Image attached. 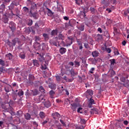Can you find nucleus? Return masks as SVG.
Here are the masks:
<instances>
[{"instance_id":"nucleus-1","label":"nucleus","mask_w":129,"mask_h":129,"mask_svg":"<svg viewBox=\"0 0 129 129\" xmlns=\"http://www.w3.org/2000/svg\"><path fill=\"white\" fill-rule=\"evenodd\" d=\"M49 43L50 45H53L55 46V47H58L60 46L59 44V41H58V37H53L52 39L49 40Z\"/></svg>"},{"instance_id":"nucleus-2","label":"nucleus","mask_w":129,"mask_h":129,"mask_svg":"<svg viewBox=\"0 0 129 129\" xmlns=\"http://www.w3.org/2000/svg\"><path fill=\"white\" fill-rule=\"evenodd\" d=\"M29 14L31 18H34V20H38V19H39V13H38V12H29Z\"/></svg>"},{"instance_id":"nucleus-3","label":"nucleus","mask_w":129,"mask_h":129,"mask_svg":"<svg viewBox=\"0 0 129 129\" xmlns=\"http://www.w3.org/2000/svg\"><path fill=\"white\" fill-rule=\"evenodd\" d=\"M35 10H37V5L35 3H32L29 9V13H34Z\"/></svg>"},{"instance_id":"nucleus-4","label":"nucleus","mask_w":129,"mask_h":129,"mask_svg":"<svg viewBox=\"0 0 129 129\" xmlns=\"http://www.w3.org/2000/svg\"><path fill=\"white\" fill-rule=\"evenodd\" d=\"M66 43L67 47L68 46H71L72 43H73V38L68 37V39L66 40Z\"/></svg>"},{"instance_id":"nucleus-5","label":"nucleus","mask_w":129,"mask_h":129,"mask_svg":"<svg viewBox=\"0 0 129 129\" xmlns=\"http://www.w3.org/2000/svg\"><path fill=\"white\" fill-rule=\"evenodd\" d=\"M122 80L121 79V81L122 82H124L123 84V86L124 87H126V88H128L129 87V81L128 80H126L124 79V78H122Z\"/></svg>"},{"instance_id":"nucleus-6","label":"nucleus","mask_w":129,"mask_h":129,"mask_svg":"<svg viewBox=\"0 0 129 129\" xmlns=\"http://www.w3.org/2000/svg\"><path fill=\"white\" fill-rule=\"evenodd\" d=\"M11 88L12 89V91H14V89H13V87L12 85L8 84L7 86L5 87V90L6 92H10L11 91Z\"/></svg>"},{"instance_id":"nucleus-7","label":"nucleus","mask_w":129,"mask_h":129,"mask_svg":"<svg viewBox=\"0 0 129 129\" xmlns=\"http://www.w3.org/2000/svg\"><path fill=\"white\" fill-rule=\"evenodd\" d=\"M9 28L12 32H14L16 30V24H15V23L11 22L9 24Z\"/></svg>"},{"instance_id":"nucleus-8","label":"nucleus","mask_w":129,"mask_h":129,"mask_svg":"<svg viewBox=\"0 0 129 129\" xmlns=\"http://www.w3.org/2000/svg\"><path fill=\"white\" fill-rule=\"evenodd\" d=\"M77 107H78V104L77 103H73L71 104V108L73 111H75Z\"/></svg>"},{"instance_id":"nucleus-9","label":"nucleus","mask_w":129,"mask_h":129,"mask_svg":"<svg viewBox=\"0 0 129 129\" xmlns=\"http://www.w3.org/2000/svg\"><path fill=\"white\" fill-rule=\"evenodd\" d=\"M51 116L54 119H58L60 117V114L58 112H54L52 113Z\"/></svg>"},{"instance_id":"nucleus-10","label":"nucleus","mask_w":129,"mask_h":129,"mask_svg":"<svg viewBox=\"0 0 129 129\" xmlns=\"http://www.w3.org/2000/svg\"><path fill=\"white\" fill-rule=\"evenodd\" d=\"M48 87L49 88H50V89H53V90H55L56 88H57L56 84L53 83H50L48 85Z\"/></svg>"},{"instance_id":"nucleus-11","label":"nucleus","mask_w":129,"mask_h":129,"mask_svg":"<svg viewBox=\"0 0 129 129\" xmlns=\"http://www.w3.org/2000/svg\"><path fill=\"white\" fill-rule=\"evenodd\" d=\"M31 91V94L32 96H36L39 94V91L37 89L32 90Z\"/></svg>"},{"instance_id":"nucleus-12","label":"nucleus","mask_w":129,"mask_h":129,"mask_svg":"<svg viewBox=\"0 0 129 129\" xmlns=\"http://www.w3.org/2000/svg\"><path fill=\"white\" fill-rule=\"evenodd\" d=\"M8 70L7 68L2 67L0 68V75H2V73H7Z\"/></svg>"},{"instance_id":"nucleus-13","label":"nucleus","mask_w":129,"mask_h":129,"mask_svg":"<svg viewBox=\"0 0 129 129\" xmlns=\"http://www.w3.org/2000/svg\"><path fill=\"white\" fill-rule=\"evenodd\" d=\"M70 73L71 74V76L72 77V79H73V80H74V77L75 76V75H77L78 74V73H75L74 72V70H73V69H72L70 71Z\"/></svg>"},{"instance_id":"nucleus-14","label":"nucleus","mask_w":129,"mask_h":129,"mask_svg":"<svg viewBox=\"0 0 129 129\" xmlns=\"http://www.w3.org/2000/svg\"><path fill=\"white\" fill-rule=\"evenodd\" d=\"M67 51V49L64 47H61L59 50V52L61 54V55H63V54H65Z\"/></svg>"},{"instance_id":"nucleus-15","label":"nucleus","mask_w":129,"mask_h":129,"mask_svg":"<svg viewBox=\"0 0 129 129\" xmlns=\"http://www.w3.org/2000/svg\"><path fill=\"white\" fill-rule=\"evenodd\" d=\"M75 24H76V20H73V19L70 20V21L69 22V25L71 27H73V26H74V25H75Z\"/></svg>"},{"instance_id":"nucleus-16","label":"nucleus","mask_w":129,"mask_h":129,"mask_svg":"<svg viewBox=\"0 0 129 129\" xmlns=\"http://www.w3.org/2000/svg\"><path fill=\"white\" fill-rule=\"evenodd\" d=\"M33 46L34 49H36V50H38V49H40L41 45H40V43L35 42Z\"/></svg>"},{"instance_id":"nucleus-17","label":"nucleus","mask_w":129,"mask_h":129,"mask_svg":"<svg viewBox=\"0 0 129 129\" xmlns=\"http://www.w3.org/2000/svg\"><path fill=\"white\" fill-rule=\"evenodd\" d=\"M99 54V52L98 51L95 50L92 52V55L94 58H96L98 57V55Z\"/></svg>"},{"instance_id":"nucleus-18","label":"nucleus","mask_w":129,"mask_h":129,"mask_svg":"<svg viewBox=\"0 0 129 129\" xmlns=\"http://www.w3.org/2000/svg\"><path fill=\"white\" fill-rule=\"evenodd\" d=\"M6 6H7V4H4L3 2V4L1 5V7H0V14H2L4 12V10L6 9Z\"/></svg>"},{"instance_id":"nucleus-19","label":"nucleus","mask_w":129,"mask_h":129,"mask_svg":"<svg viewBox=\"0 0 129 129\" xmlns=\"http://www.w3.org/2000/svg\"><path fill=\"white\" fill-rule=\"evenodd\" d=\"M44 40L45 41V42H47L49 40V35L47 33H43L42 35Z\"/></svg>"},{"instance_id":"nucleus-20","label":"nucleus","mask_w":129,"mask_h":129,"mask_svg":"<svg viewBox=\"0 0 129 129\" xmlns=\"http://www.w3.org/2000/svg\"><path fill=\"white\" fill-rule=\"evenodd\" d=\"M44 105L45 107H46V108H49V107H51V102L49 101H47L44 103Z\"/></svg>"},{"instance_id":"nucleus-21","label":"nucleus","mask_w":129,"mask_h":129,"mask_svg":"<svg viewBox=\"0 0 129 129\" xmlns=\"http://www.w3.org/2000/svg\"><path fill=\"white\" fill-rule=\"evenodd\" d=\"M32 62L34 66H36V67H39V66H40L39 61L37 59H33Z\"/></svg>"},{"instance_id":"nucleus-22","label":"nucleus","mask_w":129,"mask_h":129,"mask_svg":"<svg viewBox=\"0 0 129 129\" xmlns=\"http://www.w3.org/2000/svg\"><path fill=\"white\" fill-rule=\"evenodd\" d=\"M86 94H88V95H90V96L92 97V95H93V91L89 89L86 92Z\"/></svg>"},{"instance_id":"nucleus-23","label":"nucleus","mask_w":129,"mask_h":129,"mask_svg":"<svg viewBox=\"0 0 129 129\" xmlns=\"http://www.w3.org/2000/svg\"><path fill=\"white\" fill-rule=\"evenodd\" d=\"M58 40H62V41L65 40V36L63 34L60 33L58 35Z\"/></svg>"},{"instance_id":"nucleus-24","label":"nucleus","mask_w":129,"mask_h":129,"mask_svg":"<svg viewBox=\"0 0 129 129\" xmlns=\"http://www.w3.org/2000/svg\"><path fill=\"white\" fill-rule=\"evenodd\" d=\"M24 117L27 120H30V119H31V115L29 113H27L24 114Z\"/></svg>"},{"instance_id":"nucleus-25","label":"nucleus","mask_w":129,"mask_h":129,"mask_svg":"<svg viewBox=\"0 0 129 129\" xmlns=\"http://www.w3.org/2000/svg\"><path fill=\"white\" fill-rule=\"evenodd\" d=\"M39 115L40 117L42 119L45 118V117H46V114L45 113V112H44L43 111H41L39 113Z\"/></svg>"},{"instance_id":"nucleus-26","label":"nucleus","mask_w":129,"mask_h":129,"mask_svg":"<svg viewBox=\"0 0 129 129\" xmlns=\"http://www.w3.org/2000/svg\"><path fill=\"white\" fill-rule=\"evenodd\" d=\"M62 79H64L66 82H72V81H73V79H70L66 76H64Z\"/></svg>"},{"instance_id":"nucleus-27","label":"nucleus","mask_w":129,"mask_h":129,"mask_svg":"<svg viewBox=\"0 0 129 129\" xmlns=\"http://www.w3.org/2000/svg\"><path fill=\"white\" fill-rule=\"evenodd\" d=\"M51 36H57V35H58V30L56 29L53 30L51 32Z\"/></svg>"},{"instance_id":"nucleus-28","label":"nucleus","mask_w":129,"mask_h":129,"mask_svg":"<svg viewBox=\"0 0 129 129\" xmlns=\"http://www.w3.org/2000/svg\"><path fill=\"white\" fill-rule=\"evenodd\" d=\"M49 95L50 98H54V95H55V91H54L53 90H50L49 91Z\"/></svg>"},{"instance_id":"nucleus-29","label":"nucleus","mask_w":129,"mask_h":129,"mask_svg":"<svg viewBox=\"0 0 129 129\" xmlns=\"http://www.w3.org/2000/svg\"><path fill=\"white\" fill-rule=\"evenodd\" d=\"M19 57L21 58V59H25V58H26V53H25L24 52H20Z\"/></svg>"},{"instance_id":"nucleus-30","label":"nucleus","mask_w":129,"mask_h":129,"mask_svg":"<svg viewBox=\"0 0 129 129\" xmlns=\"http://www.w3.org/2000/svg\"><path fill=\"white\" fill-rule=\"evenodd\" d=\"M47 15L49 17H52V15L54 14V13L52 12V11L50 10L49 8H47Z\"/></svg>"},{"instance_id":"nucleus-31","label":"nucleus","mask_w":129,"mask_h":129,"mask_svg":"<svg viewBox=\"0 0 129 129\" xmlns=\"http://www.w3.org/2000/svg\"><path fill=\"white\" fill-rule=\"evenodd\" d=\"M77 28L78 30L81 31L82 32H83V31H84V25L83 24H81L80 26H77Z\"/></svg>"},{"instance_id":"nucleus-32","label":"nucleus","mask_w":129,"mask_h":129,"mask_svg":"<svg viewBox=\"0 0 129 129\" xmlns=\"http://www.w3.org/2000/svg\"><path fill=\"white\" fill-rule=\"evenodd\" d=\"M43 99H44V98H42V96H40L37 99H35V101H36L37 103H39Z\"/></svg>"},{"instance_id":"nucleus-33","label":"nucleus","mask_w":129,"mask_h":129,"mask_svg":"<svg viewBox=\"0 0 129 129\" xmlns=\"http://www.w3.org/2000/svg\"><path fill=\"white\" fill-rule=\"evenodd\" d=\"M78 44L79 45V49L82 50L83 46H82V42L80 41H77Z\"/></svg>"},{"instance_id":"nucleus-34","label":"nucleus","mask_w":129,"mask_h":129,"mask_svg":"<svg viewBox=\"0 0 129 129\" xmlns=\"http://www.w3.org/2000/svg\"><path fill=\"white\" fill-rule=\"evenodd\" d=\"M29 80L30 81H33V80H35V77H34V75L30 74L29 75Z\"/></svg>"},{"instance_id":"nucleus-35","label":"nucleus","mask_w":129,"mask_h":129,"mask_svg":"<svg viewBox=\"0 0 129 129\" xmlns=\"http://www.w3.org/2000/svg\"><path fill=\"white\" fill-rule=\"evenodd\" d=\"M84 46L86 49L90 50V46H89V44H88V42L84 43Z\"/></svg>"},{"instance_id":"nucleus-36","label":"nucleus","mask_w":129,"mask_h":129,"mask_svg":"<svg viewBox=\"0 0 129 129\" xmlns=\"http://www.w3.org/2000/svg\"><path fill=\"white\" fill-rule=\"evenodd\" d=\"M18 95L20 97L24 95V91H23V90H19L18 93Z\"/></svg>"},{"instance_id":"nucleus-37","label":"nucleus","mask_w":129,"mask_h":129,"mask_svg":"<svg viewBox=\"0 0 129 129\" xmlns=\"http://www.w3.org/2000/svg\"><path fill=\"white\" fill-rule=\"evenodd\" d=\"M23 12L24 13H25V14H28L29 13V8H28L26 7H24L23 8Z\"/></svg>"},{"instance_id":"nucleus-38","label":"nucleus","mask_w":129,"mask_h":129,"mask_svg":"<svg viewBox=\"0 0 129 129\" xmlns=\"http://www.w3.org/2000/svg\"><path fill=\"white\" fill-rule=\"evenodd\" d=\"M50 129H62V128L57 126V125H52Z\"/></svg>"},{"instance_id":"nucleus-39","label":"nucleus","mask_w":129,"mask_h":129,"mask_svg":"<svg viewBox=\"0 0 129 129\" xmlns=\"http://www.w3.org/2000/svg\"><path fill=\"white\" fill-rule=\"evenodd\" d=\"M38 59L39 60L40 62H43V61H45V58H44V56H43V55L41 54L39 55Z\"/></svg>"},{"instance_id":"nucleus-40","label":"nucleus","mask_w":129,"mask_h":129,"mask_svg":"<svg viewBox=\"0 0 129 129\" xmlns=\"http://www.w3.org/2000/svg\"><path fill=\"white\" fill-rule=\"evenodd\" d=\"M109 72H110V77H113L114 75H115V72L113 71V70H111L109 71Z\"/></svg>"},{"instance_id":"nucleus-41","label":"nucleus","mask_w":129,"mask_h":129,"mask_svg":"<svg viewBox=\"0 0 129 129\" xmlns=\"http://www.w3.org/2000/svg\"><path fill=\"white\" fill-rule=\"evenodd\" d=\"M27 25L28 26H32V25H33V20L31 19H28Z\"/></svg>"},{"instance_id":"nucleus-42","label":"nucleus","mask_w":129,"mask_h":129,"mask_svg":"<svg viewBox=\"0 0 129 129\" xmlns=\"http://www.w3.org/2000/svg\"><path fill=\"white\" fill-rule=\"evenodd\" d=\"M112 48L114 49V55H119V52H118V50L115 48V47H112Z\"/></svg>"},{"instance_id":"nucleus-43","label":"nucleus","mask_w":129,"mask_h":129,"mask_svg":"<svg viewBox=\"0 0 129 129\" xmlns=\"http://www.w3.org/2000/svg\"><path fill=\"white\" fill-rule=\"evenodd\" d=\"M95 71V68H92L89 71V74H93V73H94L93 71Z\"/></svg>"},{"instance_id":"nucleus-44","label":"nucleus","mask_w":129,"mask_h":129,"mask_svg":"<svg viewBox=\"0 0 129 129\" xmlns=\"http://www.w3.org/2000/svg\"><path fill=\"white\" fill-rule=\"evenodd\" d=\"M6 57H8L9 59V60H11V59L13 58V55L12 54V53H9L8 54L6 55Z\"/></svg>"},{"instance_id":"nucleus-45","label":"nucleus","mask_w":129,"mask_h":129,"mask_svg":"<svg viewBox=\"0 0 129 129\" xmlns=\"http://www.w3.org/2000/svg\"><path fill=\"white\" fill-rule=\"evenodd\" d=\"M111 65H114L115 64V59H112L110 60Z\"/></svg>"},{"instance_id":"nucleus-46","label":"nucleus","mask_w":129,"mask_h":129,"mask_svg":"<svg viewBox=\"0 0 129 129\" xmlns=\"http://www.w3.org/2000/svg\"><path fill=\"white\" fill-rule=\"evenodd\" d=\"M93 111L94 113H95L96 114H97L98 113V109L96 108H94L93 109Z\"/></svg>"},{"instance_id":"nucleus-47","label":"nucleus","mask_w":129,"mask_h":129,"mask_svg":"<svg viewBox=\"0 0 129 129\" xmlns=\"http://www.w3.org/2000/svg\"><path fill=\"white\" fill-rule=\"evenodd\" d=\"M76 129H84V127L83 125L79 126L77 125L76 126Z\"/></svg>"},{"instance_id":"nucleus-48","label":"nucleus","mask_w":129,"mask_h":129,"mask_svg":"<svg viewBox=\"0 0 129 129\" xmlns=\"http://www.w3.org/2000/svg\"><path fill=\"white\" fill-rule=\"evenodd\" d=\"M80 122L82 124H85V123H86L85 119L82 118H81Z\"/></svg>"},{"instance_id":"nucleus-49","label":"nucleus","mask_w":129,"mask_h":129,"mask_svg":"<svg viewBox=\"0 0 129 129\" xmlns=\"http://www.w3.org/2000/svg\"><path fill=\"white\" fill-rule=\"evenodd\" d=\"M106 52H107V53H109L111 52V49L110 48H107V47H105V48Z\"/></svg>"},{"instance_id":"nucleus-50","label":"nucleus","mask_w":129,"mask_h":129,"mask_svg":"<svg viewBox=\"0 0 129 129\" xmlns=\"http://www.w3.org/2000/svg\"><path fill=\"white\" fill-rule=\"evenodd\" d=\"M6 44H7V45H8V46H9V47H12V46L13 45V43H12L11 42H10L9 40L7 41V42H6Z\"/></svg>"},{"instance_id":"nucleus-51","label":"nucleus","mask_w":129,"mask_h":129,"mask_svg":"<svg viewBox=\"0 0 129 129\" xmlns=\"http://www.w3.org/2000/svg\"><path fill=\"white\" fill-rule=\"evenodd\" d=\"M90 11H91L92 14H94V13L95 12V9L94 8L90 7Z\"/></svg>"},{"instance_id":"nucleus-52","label":"nucleus","mask_w":129,"mask_h":129,"mask_svg":"<svg viewBox=\"0 0 129 129\" xmlns=\"http://www.w3.org/2000/svg\"><path fill=\"white\" fill-rule=\"evenodd\" d=\"M41 69L42 70H46L47 69V66L45 64L44 66L41 64Z\"/></svg>"},{"instance_id":"nucleus-53","label":"nucleus","mask_w":129,"mask_h":129,"mask_svg":"<svg viewBox=\"0 0 129 129\" xmlns=\"http://www.w3.org/2000/svg\"><path fill=\"white\" fill-rule=\"evenodd\" d=\"M89 103H92V104H94V100L92 99V97L90 98Z\"/></svg>"},{"instance_id":"nucleus-54","label":"nucleus","mask_w":129,"mask_h":129,"mask_svg":"<svg viewBox=\"0 0 129 129\" xmlns=\"http://www.w3.org/2000/svg\"><path fill=\"white\" fill-rule=\"evenodd\" d=\"M39 90L41 92H45V89H44V87H43V86H40L39 87Z\"/></svg>"},{"instance_id":"nucleus-55","label":"nucleus","mask_w":129,"mask_h":129,"mask_svg":"<svg viewBox=\"0 0 129 129\" xmlns=\"http://www.w3.org/2000/svg\"><path fill=\"white\" fill-rule=\"evenodd\" d=\"M59 120H60L61 123H62L63 124V126H65V127H67V125H66V123H65L64 122V121H63V120L60 119Z\"/></svg>"},{"instance_id":"nucleus-56","label":"nucleus","mask_w":129,"mask_h":129,"mask_svg":"<svg viewBox=\"0 0 129 129\" xmlns=\"http://www.w3.org/2000/svg\"><path fill=\"white\" fill-rule=\"evenodd\" d=\"M82 108L79 107L77 110V112H78V113H82Z\"/></svg>"},{"instance_id":"nucleus-57","label":"nucleus","mask_w":129,"mask_h":129,"mask_svg":"<svg viewBox=\"0 0 129 129\" xmlns=\"http://www.w3.org/2000/svg\"><path fill=\"white\" fill-rule=\"evenodd\" d=\"M0 65H2V66H5V61H4L2 59H0Z\"/></svg>"},{"instance_id":"nucleus-58","label":"nucleus","mask_w":129,"mask_h":129,"mask_svg":"<svg viewBox=\"0 0 129 129\" xmlns=\"http://www.w3.org/2000/svg\"><path fill=\"white\" fill-rule=\"evenodd\" d=\"M35 39L36 42H39V41L41 40V38L39 36H35Z\"/></svg>"},{"instance_id":"nucleus-59","label":"nucleus","mask_w":129,"mask_h":129,"mask_svg":"<svg viewBox=\"0 0 129 129\" xmlns=\"http://www.w3.org/2000/svg\"><path fill=\"white\" fill-rule=\"evenodd\" d=\"M55 78H56L57 81H58L59 82H60V81H61V78L59 76H55Z\"/></svg>"},{"instance_id":"nucleus-60","label":"nucleus","mask_w":129,"mask_h":129,"mask_svg":"<svg viewBox=\"0 0 129 129\" xmlns=\"http://www.w3.org/2000/svg\"><path fill=\"white\" fill-rule=\"evenodd\" d=\"M12 87H13V89H14V87H19L18 86V85H17L16 83H13Z\"/></svg>"},{"instance_id":"nucleus-61","label":"nucleus","mask_w":129,"mask_h":129,"mask_svg":"<svg viewBox=\"0 0 129 129\" xmlns=\"http://www.w3.org/2000/svg\"><path fill=\"white\" fill-rule=\"evenodd\" d=\"M4 23L5 24H7V23H8V22H9V18L5 17L4 18Z\"/></svg>"},{"instance_id":"nucleus-62","label":"nucleus","mask_w":129,"mask_h":129,"mask_svg":"<svg viewBox=\"0 0 129 129\" xmlns=\"http://www.w3.org/2000/svg\"><path fill=\"white\" fill-rule=\"evenodd\" d=\"M10 2H11V0H3L4 4H5L6 5H8V4L10 3Z\"/></svg>"},{"instance_id":"nucleus-63","label":"nucleus","mask_w":129,"mask_h":129,"mask_svg":"<svg viewBox=\"0 0 129 129\" xmlns=\"http://www.w3.org/2000/svg\"><path fill=\"white\" fill-rule=\"evenodd\" d=\"M75 63L76 64V66H77L78 67H79V66H80V62L75 61Z\"/></svg>"},{"instance_id":"nucleus-64","label":"nucleus","mask_w":129,"mask_h":129,"mask_svg":"<svg viewBox=\"0 0 129 129\" xmlns=\"http://www.w3.org/2000/svg\"><path fill=\"white\" fill-rule=\"evenodd\" d=\"M97 39H98V40H101V39H102V35H101L100 34H98Z\"/></svg>"}]
</instances>
